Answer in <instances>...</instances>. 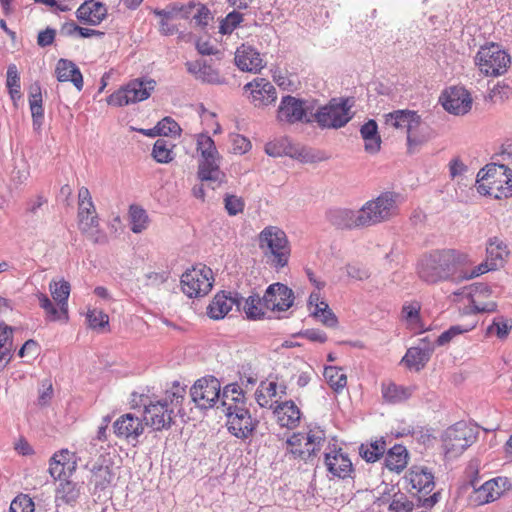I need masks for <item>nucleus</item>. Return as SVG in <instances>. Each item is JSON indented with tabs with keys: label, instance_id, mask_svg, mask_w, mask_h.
<instances>
[{
	"label": "nucleus",
	"instance_id": "obj_32",
	"mask_svg": "<svg viewBox=\"0 0 512 512\" xmlns=\"http://www.w3.org/2000/svg\"><path fill=\"white\" fill-rule=\"evenodd\" d=\"M407 479L418 492L428 494L434 488V476L425 467H413L409 471Z\"/></svg>",
	"mask_w": 512,
	"mask_h": 512
},
{
	"label": "nucleus",
	"instance_id": "obj_44",
	"mask_svg": "<svg viewBox=\"0 0 512 512\" xmlns=\"http://www.w3.org/2000/svg\"><path fill=\"white\" fill-rule=\"evenodd\" d=\"M130 229L133 233H141L148 227L149 218L147 212L138 205L129 208Z\"/></svg>",
	"mask_w": 512,
	"mask_h": 512
},
{
	"label": "nucleus",
	"instance_id": "obj_12",
	"mask_svg": "<svg viewBox=\"0 0 512 512\" xmlns=\"http://www.w3.org/2000/svg\"><path fill=\"white\" fill-rule=\"evenodd\" d=\"M181 289L189 298L207 295L214 283L213 272L209 267H193L181 276Z\"/></svg>",
	"mask_w": 512,
	"mask_h": 512
},
{
	"label": "nucleus",
	"instance_id": "obj_61",
	"mask_svg": "<svg viewBox=\"0 0 512 512\" xmlns=\"http://www.w3.org/2000/svg\"><path fill=\"white\" fill-rule=\"evenodd\" d=\"M225 209L228 214L231 216H235L241 213L244 209V202L241 198L235 195L227 194L224 198Z\"/></svg>",
	"mask_w": 512,
	"mask_h": 512
},
{
	"label": "nucleus",
	"instance_id": "obj_53",
	"mask_svg": "<svg viewBox=\"0 0 512 512\" xmlns=\"http://www.w3.org/2000/svg\"><path fill=\"white\" fill-rule=\"evenodd\" d=\"M37 297L40 307L45 310L50 321H64L61 308L57 309L46 294L39 293Z\"/></svg>",
	"mask_w": 512,
	"mask_h": 512
},
{
	"label": "nucleus",
	"instance_id": "obj_21",
	"mask_svg": "<svg viewBox=\"0 0 512 512\" xmlns=\"http://www.w3.org/2000/svg\"><path fill=\"white\" fill-rule=\"evenodd\" d=\"M244 90L250 91L252 102L256 107L268 106L277 99L276 88L265 78H255L244 86Z\"/></svg>",
	"mask_w": 512,
	"mask_h": 512
},
{
	"label": "nucleus",
	"instance_id": "obj_56",
	"mask_svg": "<svg viewBox=\"0 0 512 512\" xmlns=\"http://www.w3.org/2000/svg\"><path fill=\"white\" fill-rule=\"evenodd\" d=\"M10 512H34V502L26 494H19L10 504Z\"/></svg>",
	"mask_w": 512,
	"mask_h": 512
},
{
	"label": "nucleus",
	"instance_id": "obj_52",
	"mask_svg": "<svg viewBox=\"0 0 512 512\" xmlns=\"http://www.w3.org/2000/svg\"><path fill=\"white\" fill-rule=\"evenodd\" d=\"M311 315L318 318L327 327H335L338 323L336 315L326 302L317 304V308L312 311Z\"/></svg>",
	"mask_w": 512,
	"mask_h": 512
},
{
	"label": "nucleus",
	"instance_id": "obj_16",
	"mask_svg": "<svg viewBox=\"0 0 512 512\" xmlns=\"http://www.w3.org/2000/svg\"><path fill=\"white\" fill-rule=\"evenodd\" d=\"M173 418L174 409L169 406L167 400L157 401L145 406V424L156 431L168 429L173 422Z\"/></svg>",
	"mask_w": 512,
	"mask_h": 512
},
{
	"label": "nucleus",
	"instance_id": "obj_10",
	"mask_svg": "<svg viewBox=\"0 0 512 512\" xmlns=\"http://www.w3.org/2000/svg\"><path fill=\"white\" fill-rule=\"evenodd\" d=\"M475 63L486 76H500L504 74L510 63V55L500 45L491 43L482 46L476 54Z\"/></svg>",
	"mask_w": 512,
	"mask_h": 512
},
{
	"label": "nucleus",
	"instance_id": "obj_38",
	"mask_svg": "<svg viewBox=\"0 0 512 512\" xmlns=\"http://www.w3.org/2000/svg\"><path fill=\"white\" fill-rule=\"evenodd\" d=\"M384 461L385 466L390 471H396L399 473L408 463V452L403 445H394L388 450Z\"/></svg>",
	"mask_w": 512,
	"mask_h": 512
},
{
	"label": "nucleus",
	"instance_id": "obj_46",
	"mask_svg": "<svg viewBox=\"0 0 512 512\" xmlns=\"http://www.w3.org/2000/svg\"><path fill=\"white\" fill-rule=\"evenodd\" d=\"M220 396L222 397V406H225L226 408L228 405L245 404L244 392L237 383L226 385L220 393Z\"/></svg>",
	"mask_w": 512,
	"mask_h": 512
},
{
	"label": "nucleus",
	"instance_id": "obj_64",
	"mask_svg": "<svg viewBox=\"0 0 512 512\" xmlns=\"http://www.w3.org/2000/svg\"><path fill=\"white\" fill-rule=\"evenodd\" d=\"M419 311L420 306L418 303L404 305L402 308L403 317L411 325L419 322Z\"/></svg>",
	"mask_w": 512,
	"mask_h": 512
},
{
	"label": "nucleus",
	"instance_id": "obj_45",
	"mask_svg": "<svg viewBox=\"0 0 512 512\" xmlns=\"http://www.w3.org/2000/svg\"><path fill=\"white\" fill-rule=\"evenodd\" d=\"M6 86L14 106L17 107V101L21 99L22 94L20 76L18 74L17 67L14 64L8 66Z\"/></svg>",
	"mask_w": 512,
	"mask_h": 512
},
{
	"label": "nucleus",
	"instance_id": "obj_8",
	"mask_svg": "<svg viewBox=\"0 0 512 512\" xmlns=\"http://www.w3.org/2000/svg\"><path fill=\"white\" fill-rule=\"evenodd\" d=\"M156 87V81L151 78H136L129 81L107 98L112 106L122 107L148 99Z\"/></svg>",
	"mask_w": 512,
	"mask_h": 512
},
{
	"label": "nucleus",
	"instance_id": "obj_37",
	"mask_svg": "<svg viewBox=\"0 0 512 512\" xmlns=\"http://www.w3.org/2000/svg\"><path fill=\"white\" fill-rule=\"evenodd\" d=\"M49 289L53 299L58 303L63 313L64 321L68 320V298L70 295V284L65 280L51 281Z\"/></svg>",
	"mask_w": 512,
	"mask_h": 512
},
{
	"label": "nucleus",
	"instance_id": "obj_25",
	"mask_svg": "<svg viewBox=\"0 0 512 512\" xmlns=\"http://www.w3.org/2000/svg\"><path fill=\"white\" fill-rule=\"evenodd\" d=\"M235 64L242 71L259 72L263 67L260 53L250 45H241L235 53Z\"/></svg>",
	"mask_w": 512,
	"mask_h": 512
},
{
	"label": "nucleus",
	"instance_id": "obj_9",
	"mask_svg": "<svg viewBox=\"0 0 512 512\" xmlns=\"http://www.w3.org/2000/svg\"><path fill=\"white\" fill-rule=\"evenodd\" d=\"M479 434L478 426L460 421L446 429L443 446L446 454L458 456L470 447Z\"/></svg>",
	"mask_w": 512,
	"mask_h": 512
},
{
	"label": "nucleus",
	"instance_id": "obj_19",
	"mask_svg": "<svg viewBox=\"0 0 512 512\" xmlns=\"http://www.w3.org/2000/svg\"><path fill=\"white\" fill-rule=\"evenodd\" d=\"M305 101L297 99L293 96L287 95L281 99L277 111V119L280 122L294 124L296 122L304 121L311 123L313 119L306 117V108L304 107Z\"/></svg>",
	"mask_w": 512,
	"mask_h": 512
},
{
	"label": "nucleus",
	"instance_id": "obj_20",
	"mask_svg": "<svg viewBox=\"0 0 512 512\" xmlns=\"http://www.w3.org/2000/svg\"><path fill=\"white\" fill-rule=\"evenodd\" d=\"M113 432L118 438L135 445L138 442L139 436L144 432V424L139 417L132 413H127L121 415L113 423Z\"/></svg>",
	"mask_w": 512,
	"mask_h": 512
},
{
	"label": "nucleus",
	"instance_id": "obj_63",
	"mask_svg": "<svg viewBox=\"0 0 512 512\" xmlns=\"http://www.w3.org/2000/svg\"><path fill=\"white\" fill-rule=\"evenodd\" d=\"M29 175V167L25 162H23L20 166L14 167L11 174V180L16 185H22L27 181Z\"/></svg>",
	"mask_w": 512,
	"mask_h": 512
},
{
	"label": "nucleus",
	"instance_id": "obj_7",
	"mask_svg": "<svg viewBox=\"0 0 512 512\" xmlns=\"http://www.w3.org/2000/svg\"><path fill=\"white\" fill-rule=\"evenodd\" d=\"M324 441L325 433L319 428L311 429L307 435L293 433L286 441L287 454L293 459H301L306 463L311 462L321 450Z\"/></svg>",
	"mask_w": 512,
	"mask_h": 512
},
{
	"label": "nucleus",
	"instance_id": "obj_54",
	"mask_svg": "<svg viewBox=\"0 0 512 512\" xmlns=\"http://www.w3.org/2000/svg\"><path fill=\"white\" fill-rule=\"evenodd\" d=\"M186 390L184 386H181L179 382H174L171 390L166 392V397L163 400H167L170 407L179 408L182 405Z\"/></svg>",
	"mask_w": 512,
	"mask_h": 512
},
{
	"label": "nucleus",
	"instance_id": "obj_33",
	"mask_svg": "<svg viewBox=\"0 0 512 512\" xmlns=\"http://www.w3.org/2000/svg\"><path fill=\"white\" fill-rule=\"evenodd\" d=\"M276 397H278L277 379L261 381L255 392V399L259 406L272 409L276 405L272 399Z\"/></svg>",
	"mask_w": 512,
	"mask_h": 512
},
{
	"label": "nucleus",
	"instance_id": "obj_30",
	"mask_svg": "<svg viewBox=\"0 0 512 512\" xmlns=\"http://www.w3.org/2000/svg\"><path fill=\"white\" fill-rule=\"evenodd\" d=\"M276 405L272 408L277 415L278 422L282 427L289 429L295 428L299 421L301 412L292 400L279 402L275 400Z\"/></svg>",
	"mask_w": 512,
	"mask_h": 512
},
{
	"label": "nucleus",
	"instance_id": "obj_2",
	"mask_svg": "<svg viewBox=\"0 0 512 512\" xmlns=\"http://www.w3.org/2000/svg\"><path fill=\"white\" fill-rule=\"evenodd\" d=\"M468 255L455 249L435 250L423 256L418 263V275L434 284L448 279L458 267L469 263Z\"/></svg>",
	"mask_w": 512,
	"mask_h": 512
},
{
	"label": "nucleus",
	"instance_id": "obj_41",
	"mask_svg": "<svg viewBox=\"0 0 512 512\" xmlns=\"http://www.w3.org/2000/svg\"><path fill=\"white\" fill-rule=\"evenodd\" d=\"M264 296L260 298L258 295H251L243 298L241 310H243L248 319L257 320L265 316Z\"/></svg>",
	"mask_w": 512,
	"mask_h": 512
},
{
	"label": "nucleus",
	"instance_id": "obj_29",
	"mask_svg": "<svg viewBox=\"0 0 512 512\" xmlns=\"http://www.w3.org/2000/svg\"><path fill=\"white\" fill-rule=\"evenodd\" d=\"M107 15V8L101 2L86 1L76 11L77 19L89 25H99Z\"/></svg>",
	"mask_w": 512,
	"mask_h": 512
},
{
	"label": "nucleus",
	"instance_id": "obj_24",
	"mask_svg": "<svg viewBox=\"0 0 512 512\" xmlns=\"http://www.w3.org/2000/svg\"><path fill=\"white\" fill-rule=\"evenodd\" d=\"M185 66L187 71L202 83L212 85L225 83V79L220 76L218 70L214 69L206 60L187 61Z\"/></svg>",
	"mask_w": 512,
	"mask_h": 512
},
{
	"label": "nucleus",
	"instance_id": "obj_11",
	"mask_svg": "<svg viewBox=\"0 0 512 512\" xmlns=\"http://www.w3.org/2000/svg\"><path fill=\"white\" fill-rule=\"evenodd\" d=\"M397 195L392 192L382 193L374 200L366 202L361 207L360 219L364 227L375 225L377 223L388 220L396 213Z\"/></svg>",
	"mask_w": 512,
	"mask_h": 512
},
{
	"label": "nucleus",
	"instance_id": "obj_31",
	"mask_svg": "<svg viewBox=\"0 0 512 512\" xmlns=\"http://www.w3.org/2000/svg\"><path fill=\"white\" fill-rule=\"evenodd\" d=\"M57 79L60 82H72L77 90L83 88V76L76 64L67 59H60L56 65Z\"/></svg>",
	"mask_w": 512,
	"mask_h": 512
},
{
	"label": "nucleus",
	"instance_id": "obj_35",
	"mask_svg": "<svg viewBox=\"0 0 512 512\" xmlns=\"http://www.w3.org/2000/svg\"><path fill=\"white\" fill-rule=\"evenodd\" d=\"M432 349L411 347L402 358V363L409 369L420 371L430 360Z\"/></svg>",
	"mask_w": 512,
	"mask_h": 512
},
{
	"label": "nucleus",
	"instance_id": "obj_1",
	"mask_svg": "<svg viewBox=\"0 0 512 512\" xmlns=\"http://www.w3.org/2000/svg\"><path fill=\"white\" fill-rule=\"evenodd\" d=\"M496 156L501 158L503 163H491L481 169L477 175L478 179L485 180L487 185L480 184V193L489 194L496 199L512 196V139H508L501 146V151Z\"/></svg>",
	"mask_w": 512,
	"mask_h": 512
},
{
	"label": "nucleus",
	"instance_id": "obj_26",
	"mask_svg": "<svg viewBox=\"0 0 512 512\" xmlns=\"http://www.w3.org/2000/svg\"><path fill=\"white\" fill-rule=\"evenodd\" d=\"M361 217V210H351L346 208L331 209L328 212L329 222L339 229H355L364 227Z\"/></svg>",
	"mask_w": 512,
	"mask_h": 512
},
{
	"label": "nucleus",
	"instance_id": "obj_51",
	"mask_svg": "<svg viewBox=\"0 0 512 512\" xmlns=\"http://www.w3.org/2000/svg\"><path fill=\"white\" fill-rule=\"evenodd\" d=\"M13 331L11 326H5L0 330V360H7L12 358L13 348Z\"/></svg>",
	"mask_w": 512,
	"mask_h": 512
},
{
	"label": "nucleus",
	"instance_id": "obj_57",
	"mask_svg": "<svg viewBox=\"0 0 512 512\" xmlns=\"http://www.w3.org/2000/svg\"><path fill=\"white\" fill-rule=\"evenodd\" d=\"M87 321L89 327L92 329H99L104 328L109 324V317L104 312L94 309L88 311Z\"/></svg>",
	"mask_w": 512,
	"mask_h": 512
},
{
	"label": "nucleus",
	"instance_id": "obj_27",
	"mask_svg": "<svg viewBox=\"0 0 512 512\" xmlns=\"http://www.w3.org/2000/svg\"><path fill=\"white\" fill-rule=\"evenodd\" d=\"M325 465L328 472L340 479L350 476L353 471L352 462L349 457L342 452L341 449L334 451L333 454L325 453Z\"/></svg>",
	"mask_w": 512,
	"mask_h": 512
},
{
	"label": "nucleus",
	"instance_id": "obj_23",
	"mask_svg": "<svg viewBox=\"0 0 512 512\" xmlns=\"http://www.w3.org/2000/svg\"><path fill=\"white\" fill-rule=\"evenodd\" d=\"M506 478L497 477L483 483L479 488H475L471 499L476 505H484L495 501L504 491Z\"/></svg>",
	"mask_w": 512,
	"mask_h": 512
},
{
	"label": "nucleus",
	"instance_id": "obj_60",
	"mask_svg": "<svg viewBox=\"0 0 512 512\" xmlns=\"http://www.w3.org/2000/svg\"><path fill=\"white\" fill-rule=\"evenodd\" d=\"M158 130L161 136L177 135L180 133L181 128L176 121L170 117H165L158 122Z\"/></svg>",
	"mask_w": 512,
	"mask_h": 512
},
{
	"label": "nucleus",
	"instance_id": "obj_18",
	"mask_svg": "<svg viewBox=\"0 0 512 512\" xmlns=\"http://www.w3.org/2000/svg\"><path fill=\"white\" fill-rule=\"evenodd\" d=\"M443 108L454 115H464L472 107V98L464 87H450L440 98Z\"/></svg>",
	"mask_w": 512,
	"mask_h": 512
},
{
	"label": "nucleus",
	"instance_id": "obj_36",
	"mask_svg": "<svg viewBox=\"0 0 512 512\" xmlns=\"http://www.w3.org/2000/svg\"><path fill=\"white\" fill-rule=\"evenodd\" d=\"M360 134L365 141V151L371 154L377 153L381 147V138L378 133L377 122L373 119L368 120L360 128Z\"/></svg>",
	"mask_w": 512,
	"mask_h": 512
},
{
	"label": "nucleus",
	"instance_id": "obj_28",
	"mask_svg": "<svg viewBox=\"0 0 512 512\" xmlns=\"http://www.w3.org/2000/svg\"><path fill=\"white\" fill-rule=\"evenodd\" d=\"M73 455L68 450H61L55 453L50 459L49 473L54 479L61 480L70 476L76 468V462L72 460Z\"/></svg>",
	"mask_w": 512,
	"mask_h": 512
},
{
	"label": "nucleus",
	"instance_id": "obj_5",
	"mask_svg": "<svg viewBox=\"0 0 512 512\" xmlns=\"http://www.w3.org/2000/svg\"><path fill=\"white\" fill-rule=\"evenodd\" d=\"M197 150L200 151L202 160L199 163L198 178L207 182L213 190L216 189L225 179V174L220 170V155L216 149L213 139L201 134L197 139Z\"/></svg>",
	"mask_w": 512,
	"mask_h": 512
},
{
	"label": "nucleus",
	"instance_id": "obj_13",
	"mask_svg": "<svg viewBox=\"0 0 512 512\" xmlns=\"http://www.w3.org/2000/svg\"><path fill=\"white\" fill-rule=\"evenodd\" d=\"M227 416L228 431L239 439H247L254 433L259 421L253 419L250 411L243 405H228Z\"/></svg>",
	"mask_w": 512,
	"mask_h": 512
},
{
	"label": "nucleus",
	"instance_id": "obj_34",
	"mask_svg": "<svg viewBox=\"0 0 512 512\" xmlns=\"http://www.w3.org/2000/svg\"><path fill=\"white\" fill-rule=\"evenodd\" d=\"M416 387L414 385L411 386H402L397 385L395 383H389L387 385H382V397L383 399L391 404L401 403L407 399H409Z\"/></svg>",
	"mask_w": 512,
	"mask_h": 512
},
{
	"label": "nucleus",
	"instance_id": "obj_4",
	"mask_svg": "<svg viewBox=\"0 0 512 512\" xmlns=\"http://www.w3.org/2000/svg\"><path fill=\"white\" fill-rule=\"evenodd\" d=\"M259 248L263 252L266 263L276 270L288 265L291 247L286 233L276 227H265L258 236Z\"/></svg>",
	"mask_w": 512,
	"mask_h": 512
},
{
	"label": "nucleus",
	"instance_id": "obj_48",
	"mask_svg": "<svg viewBox=\"0 0 512 512\" xmlns=\"http://www.w3.org/2000/svg\"><path fill=\"white\" fill-rule=\"evenodd\" d=\"M324 377L329 386L336 392L341 391L347 385V376L341 368L334 366L326 367Z\"/></svg>",
	"mask_w": 512,
	"mask_h": 512
},
{
	"label": "nucleus",
	"instance_id": "obj_49",
	"mask_svg": "<svg viewBox=\"0 0 512 512\" xmlns=\"http://www.w3.org/2000/svg\"><path fill=\"white\" fill-rule=\"evenodd\" d=\"M172 144L167 140L159 138L156 140L152 150V156L158 163H169L173 160Z\"/></svg>",
	"mask_w": 512,
	"mask_h": 512
},
{
	"label": "nucleus",
	"instance_id": "obj_43",
	"mask_svg": "<svg viewBox=\"0 0 512 512\" xmlns=\"http://www.w3.org/2000/svg\"><path fill=\"white\" fill-rule=\"evenodd\" d=\"M386 451V442L382 438L369 444H361L359 447L360 456L369 463L376 462L380 457L384 455Z\"/></svg>",
	"mask_w": 512,
	"mask_h": 512
},
{
	"label": "nucleus",
	"instance_id": "obj_40",
	"mask_svg": "<svg viewBox=\"0 0 512 512\" xmlns=\"http://www.w3.org/2000/svg\"><path fill=\"white\" fill-rule=\"evenodd\" d=\"M91 482L95 489L104 490L114 479V473L108 465L94 463L91 468Z\"/></svg>",
	"mask_w": 512,
	"mask_h": 512
},
{
	"label": "nucleus",
	"instance_id": "obj_17",
	"mask_svg": "<svg viewBox=\"0 0 512 512\" xmlns=\"http://www.w3.org/2000/svg\"><path fill=\"white\" fill-rule=\"evenodd\" d=\"M243 297L237 292L217 293L207 308V314L214 320L223 319L232 309L241 311Z\"/></svg>",
	"mask_w": 512,
	"mask_h": 512
},
{
	"label": "nucleus",
	"instance_id": "obj_62",
	"mask_svg": "<svg viewBox=\"0 0 512 512\" xmlns=\"http://www.w3.org/2000/svg\"><path fill=\"white\" fill-rule=\"evenodd\" d=\"M512 94V88L504 83V82H498L494 85V87L491 89L489 93V97L491 100H494L496 98L500 100L508 99L509 96Z\"/></svg>",
	"mask_w": 512,
	"mask_h": 512
},
{
	"label": "nucleus",
	"instance_id": "obj_47",
	"mask_svg": "<svg viewBox=\"0 0 512 512\" xmlns=\"http://www.w3.org/2000/svg\"><path fill=\"white\" fill-rule=\"evenodd\" d=\"M265 152L271 157L295 156V149L286 137L267 143L265 145Z\"/></svg>",
	"mask_w": 512,
	"mask_h": 512
},
{
	"label": "nucleus",
	"instance_id": "obj_15",
	"mask_svg": "<svg viewBox=\"0 0 512 512\" xmlns=\"http://www.w3.org/2000/svg\"><path fill=\"white\" fill-rule=\"evenodd\" d=\"M263 296L266 310L273 312L286 311L294 302V293L292 289L282 283H273L269 285Z\"/></svg>",
	"mask_w": 512,
	"mask_h": 512
},
{
	"label": "nucleus",
	"instance_id": "obj_50",
	"mask_svg": "<svg viewBox=\"0 0 512 512\" xmlns=\"http://www.w3.org/2000/svg\"><path fill=\"white\" fill-rule=\"evenodd\" d=\"M512 329V321L503 316L495 318L486 329V335H496L499 339L508 337Z\"/></svg>",
	"mask_w": 512,
	"mask_h": 512
},
{
	"label": "nucleus",
	"instance_id": "obj_42",
	"mask_svg": "<svg viewBox=\"0 0 512 512\" xmlns=\"http://www.w3.org/2000/svg\"><path fill=\"white\" fill-rule=\"evenodd\" d=\"M78 218L80 229L85 233L97 227L98 216L94 203H92V207H89L87 204L78 203Z\"/></svg>",
	"mask_w": 512,
	"mask_h": 512
},
{
	"label": "nucleus",
	"instance_id": "obj_14",
	"mask_svg": "<svg viewBox=\"0 0 512 512\" xmlns=\"http://www.w3.org/2000/svg\"><path fill=\"white\" fill-rule=\"evenodd\" d=\"M220 393V382L214 376L200 378L190 388L191 400L201 410L214 407L220 398Z\"/></svg>",
	"mask_w": 512,
	"mask_h": 512
},
{
	"label": "nucleus",
	"instance_id": "obj_22",
	"mask_svg": "<svg viewBox=\"0 0 512 512\" xmlns=\"http://www.w3.org/2000/svg\"><path fill=\"white\" fill-rule=\"evenodd\" d=\"M83 484L72 480H60L55 491V506L57 512L65 510L66 506L74 507L82 494Z\"/></svg>",
	"mask_w": 512,
	"mask_h": 512
},
{
	"label": "nucleus",
	"instance_id": "obj_59",
	"mask_svg": "<svg viewBox=\"0 0 512 512\" xmlns=\"http://www.w3.org/2000/svg\"><path fill=\"white\" fill-rule=\"evenodd\" d=\"M196 13L192 16L195 24L204 29L207 27L209 21L213 19L210 10L203 4H196Z\"/></svg>",
	"mask_w": 512,
	"mask_h": 512
},
{
	"label": "nucleus",
	"instance_id": "obj_3",
	"mask_svg": "<svg viewBox=\"0 0 512 512\" xmlns=\"http://www.w3.org/2000/svg\"><path fill=\"white\" fill-rule=\"evenodd\" d=\"M385 124L395 129H405L408 153H415L421 146L430 141L435 132L424 122L418 112L409 109L394 110L384 115Z\"/></svg>",
	"mask_w": 512,
	"mask_h": 512
},
{
	"label": "nucleus",
	"instance_id": "obj_58",
	"mask_svg": "<svg viewBox=\"0 0 512 512\" xmlns=\"http://www.w3.org/2000/svg\"><path fill=\"white\" fill-rule=\"evenodd\" d=\"M413 506V503L404 494H396L389 505V510L391 512H411Z\"/></svg>",
	"mask_w": 512,
	"mask_h": 512
},
{
	"label": "nucleus",
	"instance_id": "obj_6",
	"mask_svg": "<svg viewBox=\"0 0 512 512\" xmlns=\"http://www.w3.org/2000/svg\"><path fill=\"white\" fill-rule=\"evenodd\" d=\"M353 101L349 98H332L326 105L317 109L313 119L321 129L344 127L353 117Z\"/></svg>",
	"mask_w": 512,
	"mask_h": 512
},
{
	"label": "nucleus",
	"instance_id": "obj_55",
	"mask_svg": "<svg viewBox=\"0 0 512 512\" xmlns=\"http://www.w3.org/2000/svg\"><path fill=\"white\" fill-rule=\"evenodd\" d=\"M243 15L239 12L232 11L224 19L221 20L219 32L223 35L231 34L242 22Z\"/></svg>",
	"mask_w": 512,
	"mask_h": 512
},
{
	"label": "nucleus",
	"instance_id": "obj_39",
	"mask_svg": "<svg viewBox=\"0 0 512 512\" xmlns=\"http://www.w3.org/2000/svg\"><path fill=\"white\" fill-rule=\"evenodd\" d=\"M486 252L487 261L491 263V268L500 266L509 253L507 245L497 237L489 239Z\"/></svg>",
	"mask_w": 512,
	"mask_h": 512
}]
</instances>
